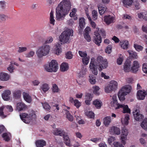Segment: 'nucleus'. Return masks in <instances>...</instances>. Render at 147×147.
Returning a JSON list of instances; mask_svg holds the SVG:
<instances>
[{
    "label": "nucleus",
    "instance_id": "f257e3e1",
    "mask_svg": "<svg viewBox=\"0 0 147 147\" xmlns=\"http://www.w3.org/2000/svg\"><path fill=\"white\" fill-rule=\"evenodd\" d=\"M108 64L106 59H104L101 56H99L96 59L94 57L91 59L89 67L92 73L95 75H97L98 67L99 71H101L102 69L106 68L108 66Z\"/></svg>",
    "mask_w": 147,
    "mask_h": 147
},
{
    "label": "nucleus",
    "instance_id": "f03ea898",
    "mask_svg": "<svg viewBox=\"0 0 147 147\" xmlns=\"http://www.w3.org/2000/svg\"><path fill=\"white\" fill-rule=\"evenodd\" d=\"M71 8L69 0H63L58 5L56 9V17L57 19L63 17L67 14Z\"/></svg>",
    "mask_w": 147,
    "mask_h": 147
},
{
    "label": "nucleus",
    "instance_id": "7ed1b4c3",
    "mask_svg": "<svg viewBox=\"0 0 147 147\" xmlns=\"http://www.w3.org/2000/svg\"><path fill=\"white\" fill-rule=\"evenodd\" d=\"M94 36L93 41L97 45L99 46L102 42V38L101 35L102 36H106L105 31L103 29H101L100 30H96L94 32Z\"/></svg>",
    "mask_w": 147,
    "mask_h": 147
},
{
    "label": "nucleus",
    "instance_id": "20e7f679",
    "mask_svg": "<svg viewBox=\"0 0 147 147\" xmlns=\"http://www.w3.org/2000/svg\"><path fill=\"white\" fill-rule=\"evenodd\" d=\"M21 119L26 123H29L31 121L35 119L36 115L34 112L29 114L26 113H22L20 114Z\"/></svg>",
    "mask_w": 147,
    "mask_h": 147
},
{
    "label": "nucleus",
    "instance_id": "39448f33",
    "mask_svg": "<svg viewBox=\"0 0 147 147\" xmlns=\"http://www.w3.org/2000/svg\"><path fill=\"white\" fill-rule=\"evenodd\" d=\"M73 30L68 29L63 31L59 36L60 41L63 43H66L68 41L70 36L73 35Z\"/></svg>",
    "mask_w": 147,
    "mask_h": 147
},
{
    "label": "nucleus",
    "instance_id": "423d86ee",
    "mask_svg": "<svg viewBox=\"0 0 147 147\" xmlns=\"http://www.w3.org/2000/svg\"><path fill=\"white\" fill-rule=\"evenodd\" d=\"M50 47L48 45H46L40 47L36 51V54L39 58L47 55L49 52Z\"/></svg>",
    "mask_w": 147,
    "mask_h": 147
},
{
    "label": "nucleus",
    "instance_id": "0eeeda50",
    "mask_svg": "<svg viewBox=\"0 0 147 147\" xmlns=\"http://www.w3.org/2000/svg\"><path fill=\"white\" fill-rule=\"evenodd\" d=\"M58 64L57 61L55 60H53L49 63L48 66L45 67V69L47 71L49 72H56L58 69Z\"/></svg>",
    "mask_w": 147,
    "mask_h": 147
},
{
    "label": "nucleus",
    "instance_id": "6e6552de",
    "mask_svg": "<svg viewBox=\"0 0 147 147\" xmlns=\"http://www.w3.org/2000/svg\"><path fill=\"white\" fill-rule=\"evenodd\" d=\"M118 84L115 81H112L109 84L105 87V91L106 93H110L112 91H115L117 88Z\"/></svg>",
    "mask_w": 147,
    "mask_h": 147
},
{
    "label": "nucleus",
    "instance_id": "1a4fd4ad",
    "mask_svg": "<svg viewBox=\"0 0 147 147\" xmlns=\"http://www.w3.org/2000/svg\"><path fill=\"white\" fill-rule=\"evenodd\" d=\"M133 114L135 119L137 121H141L144 118L143 115L140 114L139 111L137 109H136L133 112Z\"/></svg>",
    "mask_w": 147,
    "mask_h": 147
},
{
    "label": "nucleus",
    "instance_id": "9d476101",
    "mask_svg": "<svg viewBox=\"0 0 147 147\" xmlns=\"http://www.w3.org/2000/svg\"><path fill=\"white\" fill-rule=\"evenodd\" d=\"M121 136V142L125 145L126 143L125 140L127 138V136L128 135V130L125 128H123L122 130Z\"/></svg>",
    "mask_w": 147,
    "mask_h": 147
},
{
    "label": "nucleus",
    "instance_id": "9b49d317",
    "mask_svg": "<svg viewBox=\"0 0 147 147\" xmlns=\"http://www.w3.org/2000/svg\"><path fill=\"white\" fill-rule=\"evenodd\" d=\"M131 62L129 60H126L124 65L123 70L125 72H128L131 70Z\"/></svg>",
    "mask_w": 147,
    "mask_h": 147
},
{
    "label": "nucleus",
    "instance_id": "f8f14e48",
    "mask_svg": "<svg viewBox=\"0 0 147 147\" xmlns=\"http://www.w3.org/2000/svg\"><path fill=\"white\" fill-rule=\"evenodd\" d=\"M146 95V92L145 90H139L137 94V97L138 100H143Z\"/></svg>",
    "mask_w": 147,
    "mask_h": 147
},
{
    "label": "nucleus",
    "instance_id": "ddd939ff",
    "mask_svg": "<svg viewBox=\"0 0 147 147\" xmlns=\"http://www.w3.org/2000/svg\"><path fill=\"white\" fill-rule=\"evenodd\" d=\"M114 20L115 18L109 15L105 16L104 21L107 25H109L114 22Z\"/></svg>",
    "mask_w": 147,
    "mask_h": 147
},
{
    "label": "nucleus",
    "instance_id": "4468645a",
    "mask_svg": "<svg viewBox=\"0 0 147 147\" xmlns=\"http://www.w3.org/2000/svg\"><path fill=\"white\" fill-rule=\"evenodd\" d=\"M11 94V92L9 90H5L2 94V97L3 99L5 100H8L10 99V95Z\"/></svg>",
    "mask_w": 147,
    "mask_h": 147
},
{
    "label": "nucleus",
    "instance_id": "2eb2a0df",
    "mask_svg": "<svg viewBox=\"0 0 147 147\" xmlns=\"http://www.w3.org/2000/svg\"><path fill=\"white\" fill-rule=\"evenodd\" d=\"M140 67L139 64L138 62L135 61L133 62V65L131 68V70L132 72L133 73H136L137 71Z\"/></svg>",
    "mask_w": 147,
    "mask_h": 147
},
{
    "label": "nucleus",
    "instance_id": "dca6fc26",
    "mask_svg": "<svg viewBox=\"0 0 147 147\" xmlns=\"http://www.w3.org/2000/svg\"><path fill=\"white\" fill-rule=\"evenodd\" d=\"M26 108V106L23 103H18L16 106V110L19 111H24Z\"/></svg>",
    "mask_w": 147,
    "mask_h": 147
},
{
    "label": "nucleus",
    "instance_id": "f3484780",
    "mask_svg": "<svg viewBox=\"0 0 147 147\" xmlns=\"http://www.w3.org/2000/svg\"><path fill=\"white\" fill-rule=\"evenodd\" d=\"M53 133L55 135L63 136L65 134V131L59 128H56L53 131Z\"/></svg>",
    "mask_w": 147,
    "mask_h": 147
},
{
    "label": "nucleus",
    "instance_id": "a211bd4d",
    "mask_svg": "<svg viewBox=\"0 0 147 147\" xmlns=\"http://www.w3.org/2000/svg\"><path fill=\"white\" fill-rule=\"evenodd\" d=\"M23 97L24 99L27 102L30 103L32 101V97L29 94L24 92L23 93Z\"/></svg>",
    "mask_w": 147,
    "mask_h": 147
},
{
    "label": "nucleus",
    "instance_id": "6ab92c4d",
    "mask_svg": "<svg viewBox=\"0 0 147 147\" xmlns=\"http://www.w3.org/2000/svg\"><path fill=\"white\" fill-rule=\"evenodd\" d=\"M129 42L127 40H122L120 42V45L124 49H126L128 48Z\"/></svg>",
    "mask_w": 147,
    "mask_h": 147
},
{
    "label": "nucleus",
    "instance_id": "aec40b11",
    "mask_svg": "<svg viewBox=\"0 0 147 147\" xmlns=\"http://www.w3.org/2000/svg\"><path fill=\"white\" fill-rule=\"evenodd\" d=\"M9 76L7 74L1 72L0 74V80L4 81L8 80L9 78Z\"/></svg>",
    "mask_w": 147,
    "mask_h": 147
},
{
    "label": "nucleus",
    "instance_id": "412c9836",
    "mask_svg": "<svg viewBox=\"0 0 147 147\" xmlns=\"http://www.w3.org/2000/svg\"><path fill=\"white\" fill-rule=\"evenodd\" d=\"M131 87L129 86H125L122 88L120 90L124 92V93H126V94L129 93L131 90Z\"/></svg>",
    "mask_w": 147,
    "mask_h": 147
},
{
    "label": "nucleus",
    "instance_id": "4be33fe9",
    "mask_svg": "<svg viewBox=\"0 0 147 147\" xmlns=\"http://www.w3.org/2000/svg\"><path fill=\"white\" fill-rule=\"evenodd\" d=\"M37 147H44L46 144V142L43 140H39L37 141L36 142Z\"/></svg>",
    "mask_w": 147,
    "mask_h": 147
},
{
    "label": "nucleus",
    "instance_id": "5701e85b",
    "mask_svg": "<svg viewBox=\"0 0 147 147\" xmlns=\"http://www.w3.org/2000/svg\"><path fill=\"white\" fill-rule=\"evenodd\" d=\"M126 95V93H124V92H123L120 90H119L118 96L120 100L121 101L124 100L125 99V96Z\"/></svg>",
    "mask_w": 147,
    "mask_h": 147
},
{
    "label": "nucleus",
    "instance_id": "b1692460",
    "mask_svg": "<svg viewBox=\"0 0 147 147\" xmlns=\"http://www.w3.org/2000/svg\"><path fill=\"white\" fill-rule=\"evenodd\" d=\"M111 118L110 116H107L103 119L104 124L106 126H108L111 123Z\"/></svg>",
    "mask_w": 147,
    "mask_h": 147
},
{
    "label": "nucleus",
    "instance_id": "393cba45",
    "mask_svg": "<svg viewBox=\"0 0 147 147\" xmlns=\"http://www.w3.org/2000/svg\"><path fill=\"white\" fill-rule=\"evenodd\" d=\"M2 136L3 140L6 142H8L10 140L11 135L9 133H4L2 134Z\"/></svg>",
    "mask_w": 147,
    "mask_h": 147
},
{
    "label": "nucleus",
    "instance_id": "a878e982",
    "mask_svg": "<svg viewBox=\"0 0 147 147\" xmlns=\"http://www.w3.org/2000/svg\"><path fill=\"white\" fill-rule=\"evenodd\" d=\"M68 68V64L67 63H63L61 65L60 69L61 71L64 72L67 71Z\"/></svg>",
    "mask_w": 147,
    "mask_h": 147
},
{
    "label": "nucleus",
    "instance_id": "bb28decb",
    "mask_svg": "<svg viewBox=\"0 0 147 147\" xmlns=\"http://www.w3.org/2000/svg\"><path fill=\"white\" fill-rule=\"evenodd\" d=\"M63 136L64 143L66 145L70 146H71L70 141L68 135L65 134Z\"/></svg>",
    "mask_w": 147,
    "mask_h": 147
},
{
    "label": "nucleus",
    "instance_id": "cd10ccee",
    "mask_svg": "<svg viewBox=\"0 0 147 147\" xmlns=\"http://www.w3.org/2000/svg\"><path fill=\"white\" fill-rule=\"evenodd\" d=\"M98 8L99 13L101 15H102L105 13L107 9L105 7L101 5H98Z\"/></svg>",
    "mask_w": 147,
    "mask_h": 147
},
{
    "label": "nucleus",
    "instance_id": "c85d7f7f",
    "mask_svg": "<svg viewBox=\"0 0 147 147\" xmlns=\"http://www.w3.org/2000/svg\"><path fill=\"white\" fill-rule=\"evenodd\" d=\"M21 91L19 90H15L13 92V97L16 99L19 98L21 97Z\"/></svg>",
    "mask_w": 147,
    "mask_h": 147
},
{
    "label": "nucleus",
    "instance_id": "c756f323",
    "mask_svg": "<svg viewBox=\"0 0 147 147\" xmlns=\"http://www.w3.org/2000/svg\"><path fill=\"white\" fill-rule=\"evenodd\" d=\"M102 102L100 101L96 100L93 102V104L98 109H100L102 105Z\"/></svg>",
    "mask_w": 147,
    "mask_h": 147
},
{
    "label": "nucleus",
    "instance_id": "7c9ffc66",
    "mask_svg": "<svg viewBox=\"0 0 147 147\" xmlns=\"http://www.w3.org/2000/svg\"><path fill=\"white\" fill-rule=\"evenodd\" d=\"M141 126L145 130H147V118L143 120L141 124Z\"/></svg>",
    "mask_w": 147,
    "mask_h": 147
},
{
    "label": "nucleus",
    "instance_id": "2f4dec72",
    "mask_svg": "<svg viewBox=\"0 0 147 147\" xmlns=\"http://www.w3.org/2000/svg\"><path fill=\"white\" fill-rule=\"evenodd\" d=\"M122 2L125 6H131L133 2V0H122Z\"/></svg>",
    "mask_w": 147,
    "mask_h": 147
},
{
    "label": "nucleus",
    "instance_id": "473e14b6",
    "mask_svg": "<svg viewBox=\"0 0 147 147\" xmlns=\"http://www.w3.org/2000/svg\"><path fill=\"white\" fill-rule=\"evenodd\" d=\"M85 19L84 18H82L79 20V26L80 28L83 29L85 26Z\"/></svg>",
    "mask_w": 147,
    "mask_h": 147
},
{
    "label": "nucleus",
    "instance_id": "72a5a7b5",
    "mask_svg": "<svg viewBox=\"0 0 147 147\" xmlns=\"http://www.w3.org/2000/svg\"><path fill=\"white\" fill-rule=\"evenodd\" d=\"M144 13H141L138 14L139 18L141 19H143L146 21H147V16L146 14L147 13L146 12Z\"/></svg>",
    "mask_w": 147,
    "mask_h": 147
},
{
    "label": "nucleus",
    "instance_id": "f704fd0d",
    "mask_svg": "<svg viewBox=\"0 0 147 147\" xmlns=\"http://www.w3.org/2000/svg\"><path fill=\"white\" fill-rule=\"evenodd\" d=\"M89 82L92 84H95L96 82V77L93 75H91L89 77Z\"/></svg>",
    "mask_w": 147,
    "mask_h": 147
},
{
    "label": "nucleus",
    "instance_id": "c9c22d12",
    "mask_svg": "<svg viewBox=\"0 0 147 147\" xmlns=\"http://www.w3.org/2000/svg\"><path fill=\"white\" fill-rule=\"evenodd\" d=\"M111 130L113 131L114 134L119 135L120 133V130L119 128L118 127L115 126H113L112 127L111 129Z\"/></svg>",
    "mask_w": 147,
    "mask_h": 147
},
{
    "label": "nucleus",
    "instance_id": "e433bc0d",
    "mask_svg": "<svg viewBox=\"0 0 147 147\" xmlns=\"http://www.w3.org/2000/svg\"><path fill=\"white\" fill-rule=\"evenodd\" d=\"M128 52L131 58L134 59L137 58V56L136 53L131 50H129Z\"/></svg>",
    "mask_w": 147,
    "mask_h": 147
},
{
    "label": "nucleus",
    "instance_id": "4c0bfd02",
    "mask_svg": "<svg viewBox=\"0 0 147 147\" xmlns=\"http://www.w3.org/2000/svg\"><path fill=\"white\" fill-rule=\"evenodd\" d=\"M41 89L44 92H46L49 89L48 84H43L41 87Z\"/></svg>",
    "mask_w": 147,
    "mask_h": 147
},
{
    "label": "nucleus",
    "instance_id": "58836bf2",
    "mask_svg": "<svg viewBox=\"0 0 147 147\" xmlns=\"http://www.w3.org/2000/svg\"><path fill=\"white\" fill-rule=\"evenodd\" d=\"M85 115L90 118H94V113L91 111H87L85 112Z\"/></svg>",
    "mask_w": 147,
    "mask_h": 147
},
{
    "label": "nucleus",
    "instance_id": "ea45409f",
    "mask_svg": "<svg viewBox=\"0 0 147 147\" xmlns=\"http://www.w3.org/2000/svg\"><path fill=\"white\" fill-rule=\"evenodd\" d=\"M66 115L67 118L68 120L71 121H72L73 120V117L70 114L69 111L67 110H66Z\"/></svg>",
    "mask_w": 147,
    "mask_h": 147
},
{
    "label": "nucleus",
    "instance_id": "a19ab883",
    "mask_svg": "<svg viewBox=\"0 0 147 147\" xmlns=\"http://www.w3.org/2000/svg\"><path fill=\"white\" fill-rule=\"evenodd\" d=\"M129 115L128 114H126L123 121L122 122V123L126 125H127L129 123Z\"/></svg>",
    "mask_w": 147,
    "mask_h": 147
},
{
    "label": "nucleus",
    "instance_id": "79ce46f5",
    "mask_svg": "<svg viewBox=\"0 0 147 147\" xmlns=\"http://www.w3.org/2000/svg\"><path fill=\"white\" fill-rule=\"evenodd\" d=\"M134 47L136 50L138 52L142 50L143 47L141 46L140 45L137 44H134Z\"/></svg>",
    "mask_w": 147,
    "mask_h": 147
},
{
    "label": "nucleus",
    "instance_id": "37998d69",
    "mask_svg": "<svg viewBox=\"0 0 147 147\" xmlns=\"http://www.w3.org/2000/svg\"><path fill=\"white\" fill-rule=\"evenodd\" d=\"M50 21L51 24L54 25L55 20L54 18L53 13L51 11L50 13Z\"/></svg>",
    "mask_w": 147,
    "mask_h": 147
},
{
    "label": "nucleus",
    "instance_id": "c03bdc74",
    "mask_svg": "<svg viewBox=\"0 0 147 147\" xmlns=\"http://www.w3.org/2000/svg\"><path fill=\"white\" fill-rule=\"evenodd\" d=\"M131 110L128 107L127 105H125L124 106V107L123 108V113H130Z\"/></svg>",
    "mask_w": 147,
    "mask_h": 147
},
{
    "label": "nucleus",
    "instance_id": "a18cd8bd",
    "mask_svg": "<svg viewBox=\"0 0 147 147\" xmlns=\"http://www.w3.org/2000/svg\"><path fill=\"white\" fill-rule=\"evenodd\" d=\"M117 95L116 94H114L112 98V100L111 102V103L112 105H114L115 104H117Z\"/></svg>",
    "mask_w": 147,
    "mask_h": 147
},
{
    "label": "nucleus",
    "instance_id": "49530a36",
    "mask_svg": "<svg viewBox=\"0 0 147 147\" xmlns=\"http://www.w3.org/2000/svg\"><path fill=\"white\" fill-rule=\"evenodd\" d=\"M52 90L54 92H59L58 86L56 84H54L53 85Z\"/></svg>",
    "mask_w": 147,
    "mask_h": 147
},
{
    "label": "nucleus",
    "instance_id": "de8ad7c7",
    "mask_svg": "<svg viewBox=\"0 0 147 147\" xmlns=\"http://www.w3.org/2000/svg\"><path fill=\"white\" fill-rule=\"evenodd\" d=\"M94 89L93 93L97 95L99 94V93L98 92V91L100 89V88L99 86H95L93 87Z\"/></svg>",
    "mask_w": 147,
    "mask_h": 147
},
{
    "label": "nucleus",
    "instance_id": "09e8293b",
    "mask_svg": "<svg viewBox=\"0 0 147 147\" xmlns=\"http://www.w3.org/2000/svg\"><path fill=\"white\" fill-rule=\"evenodd\" d=\"M123 58L122 55H120V57L117 59V63L119 65L121 64L123 61Z\"/></svg>",
    "mask_w": 147,
    "mask_h": 147
},
{
    "label": "nucleus",
    "instance_id": "8fccbe9b",
    "mask_svg": "<svg viewBox=\"0 0 147 147\" xmlns=\"http://www.w3.org/2000/svg\"><path fill=\"white\" fill-rule=\"evenodd\" d=\"M90 59L89 57H85L82 59L83 63L85 65H87Z\"/></svg>",
    "mask_w": 147,
    "mask_h": 147
},
{
    "label": "nucleus",
    "instance_id": "3c124183",
    "mask_svg": "<svg viewBox=\"0 0 147 147\" xmlns=\"http://www.w3.org/2000/svg\"><path fill=\"white\" fill-rule=\"evenodd\" d=\"M92 94H91L87 93L86 94L85 99L92 100Z\"/></svg>",
    "mask_w": 147,
    "mask_h": 147
},
{
    "label": "nucleus",
    "instance_id": "603ef678",
    "mask_svg": "<svg viewBox=\"0 0 147 147\" xmlns=\"http://www.w3.org/2000/svg\"><path fill=\"white\" fill-rule=\"evenodd\" d=\"M74 106L76 107L77 108H78L81 105V103L77 99H75L74 101Z\"/></svg>",
    "mask_w": 147,
    "mask_h": 147
},
{
    "label": "nucleus",
    "instance_id": "864d4df0",
    "mask_svg": "<svg viewBox=\"0 0 147 147\" xmlns=\"http://www.w3.org/2000/svg\"><path fill=\"white\" fill-rule=\"evenodd\" d=\"M92 14L93 19L94 20H96L97 18V12L95 10H93L92 12Z\"/></svg>",
    "mask_w": 147,
    "mask_h": 147
},
{
    "label": "nucleus",
    "instance_id": "5fc2aeb1",
    "mask_svg": "<svg viewBox=\"0 0 147 147\" xmlns=\"http://www.w3.org/2000/svg\"><path fill=\"white\" fill-rule=\"evenodd\" d=\"M114 147H124L123 144L118 142H115L113 143Z\"/></svg>",
    "mask_w": 147,
    "mask_h": 147
},
{
    "label": "nucleus",
    "instance_id": "6e6d98bb",
    "mask_svg": "<svg viewBox=\"0 0 147 147\" xmlns=\"http://www.w3.org/2000/svg\"><path fill=\"white\" fill-rule=\"evenodd\" d=\"M44 108L47 110H49L51 109V107L47 103H45L42 104Z\"/></svg>",
    "mask_w": 147,
    "mask_h": 147
},
{
    "label": "nucleus",
    "instance_id": "4d7b16f0",
    "mask_svg": "<svg viewBox=\"0 0 147 147\" xmlns=\"http://www.w3.org/2000/svg\"><path fill=\"white\" fill-rule=\"evenodd\" d=\"M142 68L144 72L147 74V63H144L143 65Z\"/></svg>",
    "mask_w": 147,
    "mask_h": 147
},
{
    "label": "nucleus",
    "instance_id": "13d9d810",
    "mask_svg": "<svg viewBox=\"0 0 147 147\" xmlns=\"http://www.w3.org/2000/svg\"><path fill=\"white\" fill-rule=\"evenodd\" d=\"M3 110V107L0 108V117L2 118H4L6 117V116L4 115Z\"/></svg>",
    "mask_w": 147,
    "mask_h": 147
},
{
    "label": "nucleus",
    "instance_id": "bf43d9fd",
    "mask_svg": "<svg viewBox=\"0 0 147 147\" xmlns=\"http://www.w3.org/2000/svg\"><path fill=\"white\" fill-rule=\"evenodd\" d=\"M53 38L51 36H49L48 37L47 40L45 41V44L49 43L53 41Z\"/></svg>",
    "mask_w": 147,
    "mask_h": 147
},
{
    "label": "nucleus",
    "instance_id": "052dcab7",
    "mask_svg": "<svg viewBox=\"0 0 147 147\" xmlns=\"http://www.w3.org/2000/svg\"><path fill=\"white\" fill-rule=\"evenodd\" d=\"M72 55L71 51H68L66 54V57L67 59H71L72 58Z\"/></svg>",
    "mask_w": 147,
    "mask_h": 147
},
{
    "label": "nucleus",
    "instance_id": "680f3d73",
    "mask_svg": "<svg viewBox=\"0 0 147 147\" xmlns=\"http://www.w3.org/2000/svg\"><path fill=\"white\" fill-rule=\"evenodd\" d=\"M105 52L109 54L112 51V47L111 45H109L105 49Z\"/></svg>",
    "mask_w": 147,
    "mask_h": 147
},
{
    "label": "nucleus",
    "instance_id": "e2e57ef3",
    "mask_svg": "<svg viewBox=\"0 0 147 147\" xmlns=\"http://www.w3.org/2000/svg\"><path fill=\"white\" fill-rule=\"evenodd\" d=\"M115 138L113 136L110 137L108 139V143L109 144H111L112 142H114Z\"/></svg>",
    "mask_w": 147,
    "mask_h": 147
},
{
    "label": "nucleus",
    "instance_id": "0e129e2a",
    "mask_svg": "<svg viewBox=\"0 0 147 147\" xmlns=\"http://www.w3.org/2000/svg\"><path fill=\"white\" fill-rule=\"evenodd\" d=\"M78 53L80 56L82 57H85L87 56V53L84 52H82L81 51H79Z\"/></svg>",
    "mask_w": 147,
    "mask_h": 147
},
{
    "label": "nucleus",
    "instance_id": "69168bd1",
    "mask_svg": "<svg viewBox=\"0 0 147 147\" xmlns=\"http://www.w3.org/2000/svg\"><path fill=\"white\" fill-rule=\"evenodd\" d=\"M84 37L85 39L88 42H90L91 40V38L89 34H84Z\"/></svg>",
    "mask_w": 147,
    "mask_h": 147
},
{
    "label": "nucleus",
    "instance_id": "338daca9",
    "mask_svg": "<svg viewBox=\"0 0 147 147\" xmlns=\"http://www.w3.org/2000/svg\"><path fill=\"white\" fill-rule=\"evenodd\" d=\"M14 69L13 65L11 63L10 64L9 66L7 68V70L11 73L13 72Z\"/></svg>",
    "mask_w": 147,
    "mask_h": 147
},
{
    "label": "nucleus",
    "instance_id": "774afa93",
    "mask_svg": "<svg viewBox=\"0 0 147 147\" xmlns=\"http://www.w3.org/2000/svg\"><path fill=\"white\" fill-rule=\"evenodd\" d=\"M27 49V48L25 47H19L18 51L19 53H22L26 51Z\"/></svg>",
    "mask_w": 147,
    "mask_h": 147
}]
</instances>
